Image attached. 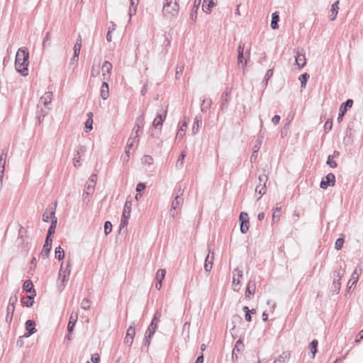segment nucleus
I'll return each mask as SVG.
<instances>
[{"label": "nucleus", "mask_w": 363, "mask_h": 363, "mask_svg": "<svg viewBox=\"0 0 363 363\" xmlns=\"http://www.w3.org/2000/svg\"><path fill=\"white\" fill-rule=\"evenodd\" d=\"M186 156V152L185 150L181 152L180 155L176 162L177 169H181L184 166V160Z\"/></svg>", "instance_id": "34"}, {"label": "nucleus", "mask_w": 363, "mask_h": 363, "mask_svg": "<svg viewBox=\"0 0 363 363\" xmlns=\"http://www.w3.org/2000/svg\"><path fill=\"white\" fill-rule=\"evenodd\" d=\"M14 311H15V306H7V308H6L7 313H6V321L8 323H11V321L13 320Z\"/></svg>", "instance_id": "33"}, {"label": "nucleus", "mask_w": 363, "mask_h": 363, "mask_svg": "<svg viewBox=\"0 0 363 363\" xmlns=\"http://www.w3.org/2000/svg\"><path fill=\"white\" fill-rule=\"evenodd\" d=\"M152 160H153V159L152 158V157L149 156V155H145L143 158V162L149 164L152 163Z\"/></svg>", "instance_id": "62"}, {"label": "nucleus", "mask_w": 363, "mask_h": 363, "mask_svg": "<svg viewBox=\"0 0 363 363\" xmlns=\"http://www.w3.org/2000/svg\"><path fill=\"white\" fill-rule=\"evenodd\" d=\"M335 183V176L333 173H328L320 182V187L326 189L328 186H333Z\"/></svg>", "instance_id": "5"}, {"label": "nucleus", "mask_w": 363, "mask_h": 363, "mask_svg": "<svg viewBox=\"0 0 363 363\" xmlns=\"http://www.w3.org/2000/svg\"><path fill=\"white\" fill-rule=\"evenodd\" d=\"M179 11V5L176 0H164L162 13L164 16H176Z\"/></svg>", "instance_id": "2"}, {"label": "nucleus", "mask_w": 363, "mask_h": 363, "mask_svg": "<svg viewBox=\"0 0 363 363\" xmlns=\"http://www.w3.org/2000/svg\"><path fill=\"white\" fill-rule=\"evenodd\" d=\"M145 189V184L144 183L140 182L137 184L136 191L141 192Z\"/></svg>", "instance_id": "63"}, {"label": "nucleus", "mask_w": 363, "mask_h": 363, "mask_svg": "<svg viewBox=\"0 0 363 363\" xmlns=\"http://www.w3.org/2000/svg\"><path fill=\"white\" fill-rule=\"evenodd\" d=\"M296 64L299 68L303 67L306 64V59L303 52L296 51V55L295 56Z\"/></svg>", "instance_id": "16"}, {"label": "nucleus", "mask_w": 363, "mask_h": 363, "mask_svg": "<svg viewBox=\"0 0 363 363\" xmlns=\"http://www.w3.org/2000/svg\"><path fill=\"white\" fill-rule=\"evenodd\" d=\"M338 5H339V1L338 0L336 1L332 5L331 10H330V12H331L330 18H331L332 21L335 20L336 16H337V15L338 9H339Z\"/></svg>", "instance_id": "36"}, {"label": "nucleus", "mask_w": 363, "mask_h": 363, "mask_svg": "<svg viewBox=\"0 0 363 363\" xmlns=\"http://www.w3.org/2000/svg\"><path fill=\"white\" fill-rule=\"evenodd\" d=\"M90 306V301L88 298H84L81 303V308L84 310H89Z\"/></svg>", "instance_id": "50"}, {"label": "nucleus", "mask_w": 363, "mask_h": 363, "mask_svg": "<svg viewBox=\"0 0 363 363\" xmlns=\"http://www.w3.org/2000/svg\"><path fill=\"white\" fill-rule=\"evenodd\" d=\"M359 279V274L357 272V269L354 271V272L351 275V278L348 281L347 284V290L348 291L350 290V289L353 286H356V284Z\"/></svg>", "instance_id": "21"}, {"label": "nucleus", "mask_w": 363, "mask_h": 363, "mask_svg": "<svg viewBox=\"0 0 363 363\" xmlns=\"http://www.w3.org/2000/svg\"><path fill=\"white\" fill-rule=\"evenodd\" d=\"M344 242H345L344 238H340L337 239V240L335 241V248L337 250H341L343 246Z\"/></svg>", "instance_id": "52"}, {"label": "nucleus", "mask_w": 363, "mask_h": 363, "mask_svg": "<svg viewBox=\"0 0 363 363\" xmlns=\"http://www.w3.org/2000/svg\"><path fill=\"white\" fill-rule=\"evenodd\" d=\"M52 97V92H46L43 96L40 97L38 108H40L42 104L47 108L48 105L51 104Z\"/></svg>", "instance_id": "13"}, {"label": "nucleus", "mask_w": 363, "mask_h": 363, "mask_svg": "<svg viewBox=\"0 0 363 363\" xmlns=\"http://www.w3.org/2000/svg\"><path fill=\"white\" fill-rule=\"evenodd\" d=\"M129 218H124V217H122L121 218V223H120V230H122V228H125V226H127L128 222V220Z\"/></svg>", "instance_id": "59"}, {"label": "nucleus", "mask_w": 363, "mask_h": 363, "mask_svg": "<svg viewBox=\"0 0 363 363\" xmlns=\"http://www.w3.org/2000/svg\"><path fill=\"white\" fill-rule=\"evenodd\" d=\"M52 246L48 245L47 244H44L43 246L42 251L40 252V256L45 259L48 257L50 252L51 250Z\"/></svg>", "instance_id": "40"}, {"label": "nucleus", "mask_w": 363, "mask_h": 363, "mask_svg": "<svg viewBox=\"0 0 363 363\" xmlns=\"http://www.w3.org/2000/svg\"><path fill=\"white\" fill-rule=\"evenodd\" d=\"M96 183L92 182L91 181H87L86 185H85V191L83 194V196L85 194L89 195L90 194L93 193L95 189Z\"/></svg>", "instance_id": "30"}, {"label": "nucleus", "mask_w": 363, "mask_h": 363, "mask_svg": "<svg viewBox=\"0 0 363 363\" xmlns=\"http://www.w3.org/2000/svg\"><path fill=\"white\" fill-rule=\"evenodd\" d=\"M187 127V124L186 122H184L182 126L179 128V129L177 131V136L182 137V135L184 133V131L186 130V128Z\"/></svg>", "instance_id": "56"}, {"label": "nucleus", "mask_w": 363, "mask_h": 363, "mask_svg": "<svg viewBox=\"0 0 363 363\" xmlns=\"http://www.w3.org/2000/svg\"><path fill=\"white\" fill-rule=\"evenodd\" d=\"M55 258H57L59 260H61L65 257L64 250L60 247H57L55 248Z\"/></svg>", "instance_id": "43"}, {"label": "nucleus", "mask_w": 363, "mask_h": 363, "mask_svg": "<svg viewBox=\"0 0 363 363\" xmlns=\"http://www.w3.org/2000/svg\"><path fill=\"white\" fill-rule=\"evenodd\" d=\"M202 125V116L201 114L199 113L196 115L194 120V124L192 127V133L193 134H196L199 128L201 127Z\"/></svg>", "instance_id": "17"}, {"label": "nucleus", "mask_w": 363, "mask_h": 363, "mask_svg": "<svg viewBox=\"0 0 363 363\" xmlns=\"http://www.w3.org/2000/svg\"><path fill=\"white\" fill-rule=\"evenodd\" d=\"M352 104H353V100L349 99L345 102L342 103L340 105V110H339V114H338V117H337L338 122L342 121L344 115L347 112V109L352 106Z\"/></svg>", "instance_id": "7"}, {"label": "nucleus", "mask_w": 363, "mask_h": 363, "mask_svg": "<svg viewBox=\"0 0 363 363\" xmlns=\"http://www.w3.org/2000/svg\"><path fill=\"white\" fill-rule=\"evenodd\" d=\"M131 201H126L123 207L122 217L130 218L131 212Z\"/></svg>", "instance_id": "31"}, {"label": "nucleus", "mask_w": 363, "mask_h": 363, "mask_svg": "<svg viewBox=\"0 0 363 363\" xmlns=\"http://www.w3.org/2000/svg\"><path fill=\"white\" fill-rule=\"evenodd\" d=\"M239 220L240 222V231L242 233H246L249 230L248 214L245 212H241Z\"/></svg>", "instance_id": "6"}, {"label": "nucleus", "mask_w": 363, "mask_h": 363, "mask_svg": "<svg viewBox=\"0 0 363 363\" xmlns=\"http://www.w3.org/2000/svg\"><path fill=\"white\" fill-rule=\"evenodd\" d=\"M8 149H4L0 156V172H4Z\"/></svg>", "instance_id": "29"}, {"label": "nucleus", "mask_w": 363, "mask_h": 363, "mask_svg": "<svg viewBox=\"0 0 363 363\" xmlns=\"http://www.w3.org/2000/svg\"><path fill=\"white\" fill-rule=\"evenodd\" d=\"M18 301V296L16 294H14L13 296H11L9 301V305L8 306H15L16 303Z\"/></svg>", "instance_id": "57"}, {"label": "nucleus", "mask_w": 363, "mask_h": 363, "mask_svg": "<svg viewBox=\"0 0 363 363\" xmlns=\"http://www.w3.org/2000/svg\"><path fill=\"white\" fill-rule=\"evenodd\" d=\"M139 143V137L138 134H135V135H132L130 136V138L128 140L127 145L129 147H135L138 146Z\"/></svg>", "instance_id": "25"}, {"label": "nucleus", "mask_w": 363, "mask_h": 363, "mask_svg": "<svg viewBox=\"0 0 363 363\" xmlns=\"http://www.w3.org/2000/svg\"><path fill=\"white\" fill-rule=\"evenodd\" d=\"M333 128V119H328L326 121L324 125V130L327 133L330 131Z\"/></svg>", "instance_id": "53"}, {"label": "nucleus", "mask_w": 363, "mask_h": 363, "mask_svg": "<svg viewBox=\"0 0 363 363\" xmlns=\"http://www.w3.org/2000/svg\"><path fill=\"white\" fill-rule=\"evenodd\" d=\"M35 295H29L22 299V303L26 307H31L34 303V296Z\"/></svg>", "instance_id": "37"}, {"label": "nucleus", "mask_w": 363, "mask_h": 363, "mask_svg": "<svg viewBox=\"0 0 363 363\" xmlns=\"http://www.w3.org/2000/svg\"><path fill=\"white\" fill-rule=\"evenodd\" d=\"M326 163L331 168H335L337 167V163L333 160V156L328 155Z\"/></svg>", "instance_id": "54"}, {"label": "nucleus", "mask_w": 363, "mask_h": 363, "mask_svg": "<svg viewBox=\"0 0 363 363\" xmlns=\"http://www.w3.org/2000/svg\"><path fill=\"white\" fill-rule=\"evenodd\" d=\"M290 357V352L289 351H284L273 363H286Z\"/></svg>", "instance_id": "27"}, {"label": "nucleus", "mask_w": 363, "mask_h": 363, "mask_svg": "<svg viewBox=\"0 0 363 363\" xmlns=\"http://www.w3.org/2000/svg\"><path fill=\"white\" fill-rule=\"evenodd\" d=\"M255 283L252 281H250L247 284L246 291H245V297L250 298V295H252L255 292Z\"/></svg>", "instance_id": "26"}, {"label": "nucleus", "mask_w": 363, "mask_h": 363, "mask_svg": "<svg viewBox=\"0 0 363 363\" xmlns=\"http://www.w3.org/2000/svg\"><path fill=\"white\" fill-rule=\"evenodd\" d=\"M344 270L342 269L341 267L336 269L333 272V282L331 287V290L335 294H338L340 289L341 283L340 279L343 275Z\"/></svg>", "instance_id": "3"}, {"label": "nucleus", "mask_w": 363, "mask_h": 363, "mask_svg": "<svg viewBox=\"0 0 363 363\" xmlns=\"http://www.w3.org/2000/svg\"><path fill=\"white\" fill-rule=\"evenodd\" d=\"M233 274L234 276L237 275L238 277L241 278L242 277V271L239 268H236L233 272Z\"/></svg>", "instance_id": "64"}, {"label": "nucleus", "mask_w": 363, "mask_h": 363, "mask_svg": "<svg viewBox=\"0 0 363 363\" xmlns=\"http://www.w3.org/2000/svg\"><path fill=\"white\" fill-rule=\"evenodd\" d=\"M101 96L104 100H106L109 96L108 84L107 82H104L101 86Z\"/></svg>", "instance_id": "24"}, {"label": "nucleus", "mask_w": 363, "mask_h": 363, "mask_svg": "<svg viewBox=\"0 0 363 363\" xmlns=\"http://www.w3.org/2000/svg\"><path fill=\"white\" fill-rule=\"evenodd\" d=\"M77 319H78V314L77 313L74 314L72 313L70 315L68 325H67V330L69 333H72L74 328L75 326V324L77 321Z\"/></svg>", "instance_id": "20"}, {"label": "nucleus", "mask_w": 363, "mask_h": 363, "mask_svg": "<svg viewBox=\"0 0 363 363\" xmlns=\"http://www.w3.org/2000/svg\"><path fill=\"white\" fill-rule=\"evenodd\" d=\"M50 220L51 224L48 228V236H52L55 233V229L57 223V218L55 216V211H50Z\"/></svg>", "instance_id": "10"}, {"label": "nucleus", "mask_w": 363, "mask_h": 363, "mask_svg": "<svg viewBox=\"0 0 363 363\" xmlns=\"http://www.w3.org/2000/svg\"><path fill=\"white\" fill-rule=\"evenodd\" d=\"M28 58L29 52L26 48L23 47L18 50L16 55L15 67L16 71L23 77L28 74Z\"/></svg>", "instance_id": "1"}, {"label": "nucleus", "mask_w": 363, "mask_h": 363, "mask_svg": "<svg viewBox=\"0 0 363 363\" xmlns=\"http://www.w3.org/2000/svg\"><path fill=\"white\" fill-rule=\"evenodd\" d=\"M91 360L93 363H99L100 361V357L99 354L95 353L91 355Z\"/></svg>", "instance_id": "61"}, {"label": "nucleus", "mask_w": 363, "mask_h": 363, "mask_svg": "<svg viewBox=\"0 0 363 363\" xmlns=\"http://www.w3.org/2000/svg\"><path fill=\"white\" fill-rule=\"evenodd\" d=\"M113 68L112 64L108 61H105L101 67L102 75L104 80H108L111 70Z\"/></svg>", "instance_id": "11"}, {"label": "nucleus", "mask_w": 363, "mask_h": 363, "mask_svg": "<svg viewBox=\"0 0 363 363\" xmlns=\"http://www.w3.org/2000/svg\"><path fill=\"white\" fill-rule=\"evenodd\" d=\"M318 345V341L317 340H313L309 345V349L311 350V352L313 354V358L315 357V354L318 351L317 347Z\"/></svg>", "instance_id": "41"}, {"label": "nucleus", "mask_w": 363, "mask_h": 363, "mask_svg": "<svg viewBox=\"0 0 363 363\" xmlns=\"http://www.w3.org/2000/svg\"><path fill=\"white\" fill-rule=\"evenodd\" d=\"M43 220L44 222H48L50 219V211L48 213V209L45 210L44 213L43 214Z\"/></svg>", "instance_id": "60"}, {"label": "nucleus", "mask_w": 363, "mask_h": 363, "mask_svg": "<svg viewBox=\"0 0 363 363\" xmlns=\"http://www.w3.org/2000/svg\"><path fill=\"white\" fill-rule=\"evenodd\" d=\"M229 95H230V92L229 91H226V92H225L224 95L222 96V103H221V105H220V109L223 111H224L225 109L227 108L228 104V97L229 96Z\"/></svg>", "instance_id": "39"}, {"label": "nucleus", "mask_w": 363, "mask_h": 363, "mask_svg": "<svg viewBox=\"0 0 363 363\" xmlns=\"http://www.w3.org/2000/svg\"><path fill=\"white\" fill-rule=\"evenodd\" d=\"M112 230V224L110 221H106L104 223V233L106 235H108Z\"/></svg>", "instance_id": "51"}, {"label": "nucleus", "mask_w": 363, "mask_h": 363, "mask_svg": "<svg viewBox=\"0 0 363 363\" xmlns=\"http://www.w3.org/2000/svg\"><path fill=\"white\" fill-rule=\"evenodd\" d=\"M62 264H61V268H60V270L59 272V277H62V279H61V282L62 284L59 285V290L60 291H62L64 288H65V282L67 281L68 279L67 278V276L69 275V273H70V271H69L67 272V274H66V272L65 271L63 273V275H62Z\"/></svg>", "instance_id": "22"}, {"label": "nucleus", "mask_w": 363, "mask_h": 363, "mask_svg": "<svg viewBox=\"0 0 363 363\" xmlns=\"http://www.w3.org/2000/svg\"><path fill=\"white\" fill-rule=\"evenodd\" d=\"M258 180L259 184L256 186L255 191L262 196L266 193V183L268 180V177L267 174H263L259 176Z\"/></svg>", "instance_id": "4"}, {"label": "nucleus", "mask_w": 363, "mask_h": 363, "mask_svg": "<svg viewBox=\"0 0 363 363\" xmlns=\"http://www.w3.org/2000/svg\"><path fill=\"white\" fill-rule=\"evenodd\" d=\"M279 21V16L278 12H274L272 15L271 27L275 30L279 28L278 22Z\"/></svg>", "instance_id": "35"}, {"label": "nucleus", "mask_w": 363, "mask_h": 363, "mask_svg": "<svg viewBox=\"0 0 363 363\" xmlns=\"http://www.w3.org/2000/svg\"><path fill=\"white\" fill-rule=\"evenodd\" d=\"M216 6L213 0H203L202 5V10L206 13H210L213 7Z\"/></svg>", "instance_id": "19"}, {"label": "nucleus", "mask_w": 363, "mask_h": 363, "mask_svg": "<svg viewBox=\"0 0 363 363\" xmlns=\"http://www.w3.org/2000/svg\"><path fill=\"white\" fill-rule=\"evenodd\" d=\"M23 289L30 295H36L35 290L33 289V282L30 280H26L23 284Z\"/></svg>", "instance_id": "18"}, {"label": "nucleus", "mask_w": 363, "mask_h": 363, "mask_svg": "<svg viewBox=\"0 0 363 363\" xmlns=\"http://www.w3.org/2000/svg\"><path fill=\"white\" fill-rule=\"evenodd\" d=\"M144 124H145V116H144V114H142L141 116H140L139 117H138L136 118L135 124L132 130V135H133V134L138 135V132L140 131V130L141 128H143Z\"/></svg>", "instance_id": "14"}, {"label": "nucleus", "mask_w": 363, "mask_h": 363, "mask_svg": "<svg viewBox=\"0 0 363 363\" xmlns=\"http://www.w3.org/2000/svg\"><path fill=\"white\" fill-rule=\"evenodd\" d=\"M35 322L33 320H28L26 322V333L24 334L23 337H28L33 334H34L37 330L35 328Z\"/></svg>", "instance_id": "12"}, {"label": "nucleus", "mask_w": 363, "mask_h": 363, "mask_svg": "<svg viewBox=\"0 0 363 363\" xmlns=\"http://www.w3.org/2000/svg\"><path fill=\"white\" fill-rule=\"evenodd\" d=\"M50 32H47L43 40V50H44L47 46H50Z\"/></svg>", "instance_id": "45"}, {"label": "nucleus", "mask_w": 363, "mask_h": 363, "mask_svg": "<svg viewBox=\"0 0 363 363\" xmlns=\"http://www.w3.org/2000/svg\"><path fill=\"white\" fill-rule=\"evenodd\" d=\"M272 75H273V69H268L264 76L265 85L267 84L268 80L272 77Z\"/></svg>", "instance_id": "58"}, {"label": "nucleus", "mask_w": 363, "mask_h": 363, "mask_svg": "<svg viewBox=\"0 0 363 363\" xmlns=\"http://www.w3.org/2000/svg\"><path fill=\"white\" fill-rule=\"evenodd\" d=\"M309 78V74L308 73H303L300 75L299 80L301 82V88H304L306 86L308 79Z\"/></svg>", "instance_id": "47"}, {"label": "nucleus", "mask_w": 363, "mask_h": 363, "mask_svg": "<svg viewBox=\"0 0 363 363\" xmlns=\"http://www.w3.org/2000/svg\"><path fill=\"white\" fill-rule=\"evenodd\" d=\"M201 1V0H195V1H194V6H193V8L191 9V12L190 13V19L192 21H195L196 19L197 11L199 8Z\"/></svg>", "instance_id": "23"}, {"label": "nucleus", "mask_w": 363, "mask_h": 363, "mask_svg": "<svg viewBox=\"0 0 363 363\" xmlns=\"http://www.w3.org/2000/svg\"><path fill=\"white\" fill-rule=\"evenodd\" d=\"M208 251L210 250L208 249ZM214 259V253L212 252L211 254V252H208V254L207 255L205 262H204V269L206 272L209 273L212 269L213 267V262Z\"/></svg>", "instance_id": "15"}, {"label": "nucleus", "mask_w": 363, "mask_h": 363, "mask_svg": "<svg viewBox=\"0 0 363 363\" xmlns=\"http://www.w3.org/2000/svg\"><path fill=\"white\" fill-rule=\"evenodd\" d=\"M157 328V323L152 320L147 330H146V334L150 333V335H154Z\"/></svg>", "instance_id": "44"}, {"label": "nucleus", "mask_w": 363, "mask_h": 363, "mask_svg": "<svg viewBox=\"0 0 363 363\" xmlns=\"http://www.w3.org/2000/svg\"><path fill=\"white\" fill-rule=\"evenodd\" d=\"M245 345L241 339L237 340L233 350L232 359H234L235 352H240L244 350Z\"/></svg>", "instance_id": "28"}, {"label": "nucleus", "mask_w": 363, "mask_h": 363, "mask_svg": "<svg viewBox=\"0 0 363 363\" xmlns=\"http://www.w3.org/2000/svg\"><path fill=\"white\" fill-rule=\"evenodd\" d=\"M81 42H82L81 36L79 35L78 39L77 40L76 43L74 45V48H73L74 54H75V56H77V55H79V53H80V49H81V47H82V43Z\"/></svg>", "instance_id": "42"}, {"label": "nucleus", "mask_w": 363, "mask_h": 363, "mask_svg": "<svg viewBox=\"0 0 363 363\" xmlns=\"http://www.w3.org/2000/svg\"><path fill=\"white\" fill-rule=\"evenodd\" d=\"M135 335V323H132L131 325L128 327L126 335L124 339V342L126 344H128L130 346L133 345L134 337Z\"/></svg>", "instance_id": "8"}, {"label": "nucleus", "mask_w": 363, "mask_h": 363, "mask_svg": "<svg viewBox=\"0 0 363 363\" xmlns=\"http://www.w3.org/2000/svg\"><path fill=\"white\" fill-rule=\"evenodd\" d=\"M184 65L183 63L178 64L176 67V78H179L182 75L184 70Z\"/></svg>", "instance_id": "49"}, {"label": "nucleus", "mask_w": 363, "mask_h": 363, "mask_svg": "<svg viewBox=\"0 0 363 363\" xmlns=\"http://www.w3.org/2000/svg\"><path fill=\"white\" fill-rule=\"evenodd\" d=\"M165 274H166V270L164 269H160L157 272L156 275H155L156 280L162 281L163 279H164Z\"/></svg>", "instance_id": "46"}, {"label": "nucleus", "mask_w": 363, "mask_h": 363, "mask_svg": "<svg viewBox=\"0 0 363 363\" xmlns=\"http://www.w3.org/2000/svg\"><path fill=\"white\" fill-rule=\"evenodd\" d=\"M211 104H212L211 99H203L202 101V103L201 105V111L202 112H206L208 109H210Z\"/></svg>", "instance_id": "38"}, {"label": "nucleus", "mask_w": 363, "mask_h": 363, "mask_svg": "<svg viewBox=\"0 0 363 363\" xmlns=\"http://www.w3.org/2000/svg\"><path fill=\"white\" fill-rule=\"evenodd\" d=\"M152 335H150V333H147V334L145 333V340H144V342H143L144 346H147V347L150 346V342H151V338H152Z\"/></svg>", "instance_id": "55"}, {"label": "nucleus", "mask_w": 363, "mask_h": 363, "mask_svg": "<svg viewBox=\"0 0 363 363\" xmlns=\"http://www.w3.org/2000/svg\"><path fill=\"white\" fill-rule=\"evenodd\" d=\"M183 202V198L181 197L180 195H177L172 202L171 206H172V210H176L177 208L182 205Z\"/></svg>", "instance_id": "32"}, {"label": "nucleus", "mask_w": 363, "mask_h": 363, "mask_svg": "<svg viewBox=\"0 0 363 363\" xmlns=\"http://www.w3.org/2000/svg\"><path fill=\"white\" fill-rule=\"evenodd\" d=\"M92 124H93V119L88 118L85 123V126H84V131L86 133H88L93 129Z\"/></svg>", "instance_id": "48"}, {"label": "nucleus", "mask_w": 363, "mask_h": 363, "mask_svg": "<svg viewBox=\"0 0 363 363\" xmlns=\"http://www.w3.org/2000/svg\"><path fill=\"white\" fill-rule=\"evenodd\" d=\"M166 116L167 110H165L163 113H157L155 118L153 121L152 127H154L155 129L159 128L160 130H161L162 123L166 118Z\"/></svg>", "instance_id": "9"}]
</instances>
